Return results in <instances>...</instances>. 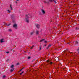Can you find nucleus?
I'll use <instances>...</instances> for the list:
<instances>
[{"instance_id":"1","label":"nucleus","mask_w":79,"mask_h":79,"mask_svg":"<svg viewBox=\"0 0 79 79\" xmlns=\"http://www.w3.org/2000/svg\"><path fill=\"white\" fill-rule=\"evenodd\" d=\"M25 17V21L26 23H29V15H26Z\"/></svg>"},{"instance_id":"2","label":"nucleus","mask_w":79,"mask_h":79,"mask_svg":"<svg viewBox=\"0 0 79 79\" xmlns=\"http://www.w3.org/2000/svg\"><path fill=\"white\" fill-rule=\"evenodd\" d=\"M47 62L48 64H50L51 65H52V64H53V62H52L51 61L49 60H48L47 61Z\"/></svg>"},{"instance_id":"3","label":"nucleus","mask_w":79,"mask_h":79,"mask_svg":"<svg viewBox=\"0 0 79 79\" xmlns=\"http://www.w3.org/2000/svg\"><path fill=\"white\" fill-rule=\"evenodd\" d=\"M13 27L15 29H17V24H14L13 25Z\"/></svg>"},{"instance_id":"4","label":"nucleus","mask_w":79,"mask_h":79,"mask_svg":"<svg viewBox=\"0 0 79 79\" xmlns=\"http://www.w3.org/2000/svg\"><path fill=\"white\" fill-rule=\"evenodd\" d=\"M41 11L42 12L43 14H45V10H44L42 9L41 10Z\"/></svg>"},{"instance_id":"5","label":"nucleus","mask_w":79,"mask_h":79,"mask_svg":"<svg viewBox=\"0 0 79 79\" xmlns=\"http://www.w3.org/2000/svg\"><path fill=\"white\" fill-rule=\"evenodd\" d=\"M35 26L37 27V28L39 29V26H40V25H39L36 24H35Z\"/></svg>"},{"instance_id":"6","label":"nucleus","mask_w":79,"mask_h":79,"mask_svg":"<svg viewBox=\"0 0 79 79\" xmlns=\"http://www.w3.org/2000/svg\"><path fill=\"white\" fill-rule=\"evenodd\" d=\"M34 31H32L30 33V35H33V34H34Z\"/></svg>"},{"instance_id":"7","label":"nucleus","mask_w":79,"mask_h":79,"mask_svg":"<svg viewBox=\"0 0 79 79\" xmlns=\"http://www.w3.org/2000/svg\"><path fill=\"white\" fill-rule=\"evenodd\" d=\"M39 31L37 30H36V31L35 34H36V35H37V34H39Z\"/></svg>"},{"instance_id":"8","label":"nucleus","mask_w":79,"mask_h":79,"mask_svg":"<svg viewBox=\"0 0 79 79\" xmlns=\"http://www.w3.org/2000/svg\"><path fill=\"white\" fill-rule=\"evenodd\" d=\"M52 45H51V44H49L48 46V47L47 48V49H48V48H50V47Z\"/></svg>"},{"instance_id":"9","label":"nucleus","mask_w":79,"mask_h":79,"mask_svg":"<svg viewBox=\"0 0 79 79\" xmlns=\"http://www.w3.org/2000/svg\"><path fill=\"white\" fill-rule=\"evenodd\" d=\"M3 39H2L0 40L1 43H3V42H4V41H3Z\"/></svg>"},{"instance_id":"10","label":"nucleus","mask_w":79,"mask_h":79,"mask_svg":"<svg viewBox=\"0 0 79 79\" xmlns=\"http://www.w3.org/2000/svg\"><path fill=\"white\" fill-rule=\"evenodd\" d=\"M15 18V15H12L11 16V19H13Z\"/></svg>"},{"instance_id":"11","label":"nucleus","mask_w":79,"mask_h":79,"mask_svg":"<svg viewBox=\"0 0 79 79\" xmlns=\"http://www.w3.org/2000/svg\"><path fill=\"white\" fill-rule=\"evenodd\" d=\"M53 2H54L56 4V3H57L56 0H53Z\"/></svg>"},{"instance_id":"12","label":"nucleus","mask_w":79,"mask_h":79,"mask_svg":"<svg viewBox=\"0 0 79 79\" xmlns=\"http://www.w3.org/2000/svg\"><path fill=\"white\" fill-rule=\"evenodd\" d=\"M34 47V45H33V46H31V47H30V48L31 49H32V48H33V47Z\"/></svg>"},{"instance_id":"13","label":"nucleus","mask_w":79,"mask_h":79,"mask_svg":"<svg viewBox=\"0 0 79 79\" xmlns=\"http://www.w3.org/2000/svg\"><path fill=\"white\" fill-rule=\"evenodd\" d=\"M48 0L49 2H53V0Z\"/></svg>"},{"instance_id":"14","label":"nucleus","mask_w":79,"mask_h":79,"mask_svg":"<svg viewBox=\"0 0 79 79\" xmlns=\"http://www.w3.org/2000/svg\"><path fill=\"white\" fill-rule=\"evenodd\" d=\"M8 31L9 32H11V31H12V30L11 29H9L8 30Z\"/></svg>"},{"instance_id":"15","label":"nucleus","mask_w":79,"mask_h":79,"mask_svg":"<svg viewBox=\"0 0 79 79\" xmlns=\"http://www.w3.org/2000/svg\"><path fill=\"white\" fill-rule=\"evenodd\" d=\"M44 40H45V39H42V40H41L40 41V42H43V41H44Z\"/></svg>"},{"instance_id":"16","label":"nucleus","mask_w":79,"mask_h":79,"mask_svg":"<svg viewBox=\"0 0 79 79\" xmlns=\"http://www.w3.org/2000/svg\"><path fill=\"white\" fill-rule=\"evenodd\" d=\"M42 49V46H40V49L39 50H41Z\"/></svg>"},{"instance_id":"17","label":"nucleus","mask_w":79,"mask_h":79,"mask_svg":"<svg viewBox=\"0 0 79 79\" xmlns=\"http://www.w3.org/2000/svg\"><path fill=\"white\" fill-rule=\"evenodd\" d=\"M2 77L3 79H4V78H5V77H6V76L5 75L3 76Z\"/></svg>"},{"instance_id":"18","label":"nucleus","mask_w":79,"mask_h":79,"mask_svg":"<svg viewBox=\"0 0 79 79\" xmlns=\"http://www.w3.org/2000/svg\"><path fill=\"white\" fill-rule=\"evenodd\" d=\"M14 67V65H12L11 66L10 68H13Z\"/></svg>"},{"instance_id":"19","label":"nucleus","mask_w":79,"mask_h":79,"mask_svg":"<svg viewBox=\"0 0 79 79\" xmlns=\"http://www.w3.org/2000/svg\"><path fill=\"white\" fill-rule=\"evenodd\" d=\"M14 70V69H11L10 70V72H12Z\"/></svg>"},{"instance_id":"20","label":"nucleus","mask_w":79,"mask_h":79,"mask_svg":"<svg viewBox=\"0 0 79 79\" xmlns=\"http://www.w3.org/2000/svg\"><path fill=\"white\" fill-rule=\"evenodd\" d=\"M10 8L11 9V10H13V8H12V7H11V4L10 5Z\"/></svg>"},{"instance_id":"21","label":"nucleus","mask_w":79,"mask_h":79,"mask_svg":"<svg viewBox=\"0 0 79 79\" xmlns=\"http://www.w3.org/2000/svg\"><path fill=\"white\" fill-rule=\"evenodd\" d=\"M46 46H47V44H45L44 45L43 47H44V46L46 47Z\"/></svg>"},{"instance_id":"22","label":"nucleus","mask_w":79,"mask_h":79,"mask_svg":"<svg viewBox=\"0 0 79 79\" xmlns=\"http://www.w3.org/2000/svg\"><path fill=\"white\" fill-rule=\"evenodd\" d=\"M23 73H24V72H22L21 73H20V75H22V74H23Z\"/></svg>"},{"instance_id":"23","label":"nucleus","mask_w":79,"mask_h":79,"mask_svg":"<svg viewBox=\"0 0 79 79\" xmlns=\"http://www.w3.org/2000/svg\"><path fill=\"white\" fill-rule=\"evenodd\" d=\"M7 11L9 13L10 12V10H7Z\"/></svg>"},{"instance_id":"24","label":"nucleus","mask_w":79,"mask_h":79,"mask_svg":"<svg viewBox=\"0 0 79 79\" xmlns=\"http://www.w3.org/2000/svg\"><path fill=\"white\" fill-rule=\"evenodd\" d=\"M35 61V59H33L32 60L31 62H34V61Z\"/></svg>"},{"instance_id":"25","label":"nucleus","mask_w":79,"mask_h":79,"mask_svg":"<svg viewBox=\"0 0 79 79\" xmlns=\"http://www.w3.org/2000/svg\"><path fill=\"white\" fill-rule=\"evenodd\" d=\"M10 24H8L7 26H10Z\"/></svg>"},{"instance_id":"26","label":"nucleus","mask_w":79,"mask_h":79,"mask_svg":"<svg viewBox=\"0 0 79 79\" xmlns=\"http://www.w3.org/2000/svg\"><path fill=\"white\" fill-rule=\"evenodd\" d=\"M27 58H28V59H30V58H31V57L29 56V57H28Z\"/></svg>"},{"instance_id":"27","label":"nucleus","mask_w":79,"mask_h":79,"mask_svg":"<svg viewBox=\"0 0 79 79\" xmlns=\"http://www.w3.org/2000/svg\"><path fill=\"white\" fill-rule=\"evenodd\" d=\"M71 42H68V43H67V44H70L71 43Z\"/></svg>"},{"instance_id":"28","label":"nucleus","mask_w":79,"mask_h":79,"mask_svg":"<svg viewBox=\"0 0 79 79\" xmlns=\"http://www.w3.org/2000/svg\"><path fill=\"white\" fill-rule=\"evenodd\" d=\"M19 63H18L16 64V65H19Z\"/></svg>"},{"instance_id":"29","label":"nucleus","mask_w":79,"mask_h":79,"mask_svg":"<svg viewBox=\"0 0 79 79\" xmlns=\"http://www.w3.org/2000/svg\"><path fill=\"white\" fill-rule=\"evenodd\" d=\"M76 44H78V42L76 41Z\"/></svg>"},{"instance_id":"30","label":"nucleus","mask_w":79,"mask_h":79,"mask_svg":"<svg viewBox=\"0 0 79 79\" xmlns=\"http://www.w3.org/2000/svg\"><path fill=\"white\" fill-rule=\"evenodd\" d=\"M76 30H78V28H77V27L76 28Z\"/></svg>"},{"instance_id":"31","label":"nucleus","mask_w":79,"mask_h":79,"mask_svg":"<svg viewBox=\"0 0 79 79\" xmlns=\"http://www.w3.org/2000/svg\"><path fill=\"white\" fill-rule=\"evenodd\" d=\"M6 53H10V52H6Z\"/></svg>"},{"instance_id":"32","label":"nucleus","mask_w":79,"mask_h":79,"mask_svg":"<svg viewBox=\"0 0 79 79\" xmlns=\"http://www.w3.org/2000/svg\"><path fill=\"white\" fill-rule=\"evenodd\" d=\"M23 69H22L21 70H20L19 71V72H20L21 71H22V70H23Z\"/></svg>"},{"instance_id":"33","label":"nucleus","mask_w":79,"mask_h":79,"mask_svg":"<svg viewBox=\"0 0 79 79\" xmlns=\"http://www.w3.org/2000/svg\"><path fill=\"white\" fill-rule=\"evenodd\" d=\"M44 42H45V43H47V41H44Z\"/></svg>"},{"instance_id":"34","label":"nucleus","mask_w":79,"mask_h":79,"mask_svg":"<svg viewBox=\"0 0 79 79\" xmlns=\"http://www.w3.org/2000/svg\"><path fill=\"white\" fill-rule=\"evenodd\" d=\"M44 3H47V2L44 1Z\"/></svg>"},{"instance_id":"35","label":"nucleus","mask_w":79,"mask_h":79,"mask_svg":"<svg viewBox=\"0 0 79 79\" xmlns=\"http://www.w3.org/2000/svg\"><path fill=\"white\" fill-rule=\"evenodd\" d=\"M9 61V59H8L7 60V61Z\"/></svg>"},{"instance_id":"36","label":"nucleus","mask_w":79,"mask_h":79,"mask_svg":"<svg viewBox=\"0 0 79 79\" xmlns=\"http://www.w3.org/2000/svg\"><path fill=\"white\" fill-rule=\"evenodd\" d=\"M78 30H79V28H78Z\"/></svg>"},{"instance_id":"37","label":"nucleus","mask_w":79,"mask_h":79,"mask_svg":"<svg viewBox=\"0 0 79 79\" xmlns=\"http://www.w3.org/2000/svg\"><path fill=\"white\" fill-rule=\"evenodd\" d=\"M17 1H19V0H16Z\"/></svg>"},{"instance_id":"38","label":"nucleus","mask_w":79,"mask_h":79,"mask_svg":"<svg viewBox=\"0 0 79 79\" xmlns=\"http://www.w3.org/2000/svg\"><path fill=\"white\" fill-rule=\"evenodd\" d=\"M78 53H79V52H78Z\"/></svg>"},{"instance_id":"39","label":"nucleus","mask_w":79,"mask_h":79,"mask_svg":"<svg viewBox=\"0 0 79 79\" xmlns=\"http://www.w3.org/2000/svg\"><path fill=\"white\" fill-rule=\"evenodd\" d=\"M70 53H72V52H70Z\"/></svg>"}]
</instances>
